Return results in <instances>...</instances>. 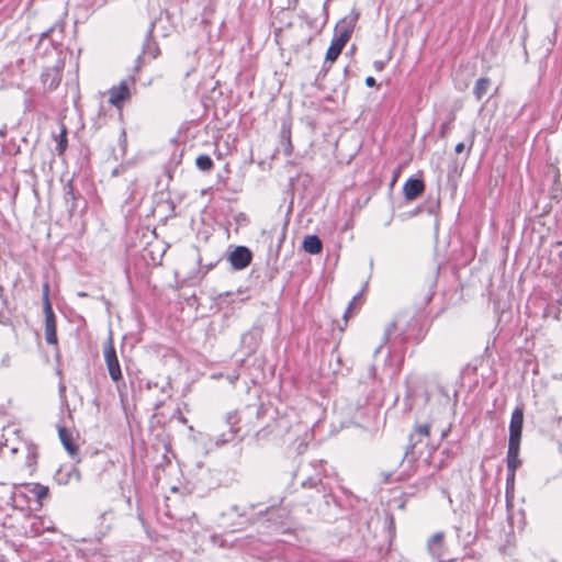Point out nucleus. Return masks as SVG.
Instances as JSON below:
<instances>
[{
    "instance_id": "7c9ffc66",
    "label": "nucleus",
    "mask_w": 562,
    "mask_h": 562,
    "mask_svg": "<svg viewBox=\"0 0 562 562\" xmlns=\"http://www.w3.org/2000/svg\"><path fill=\"white\" fill-rule=\"evenodd\" d=\"M7 135V126L4 125L3 127L0 128V137H5Z\"/></svg>"
},
{
    "instance_id": "4468645a",
    "label": "nucleus",
    "mask_w": 562,
    "mask_h": 562,
    "mask_svg": "<svg viewBox=\"0 0 562 562\" xmlns=\"http://www.w3.org/2000/svg\"><path fill=\"white\" fill-rule=\"evenodd\" d=\"M302 247L306 252L317 255L323 249V243L318 236L308 235L304 238Z\"/></svg>"
},
{
    "instance_id": "72a5a7b5",
    "label": "nucleus",
    "mask_w": 562,
    "mask_h": 562,
    "mask_svg": "<svg viewBox=\"0 0 562 562\" xmlns=\"http://www.w3.org/2000/svg\"><path fill=\"white\" fill-rule=\"evenodd\" d=\"M52 31H53V29L47 30L46 32H44L42 34V37H47Z\"/></svg>"
},
{
    "instance_id": "a211bd4d",
    "label": "nucleus",
    "mask_w": 562,
    "mask_h": 562,
    "mask_svg": "<svg viewBox=\"0 0 562 562\" xmlns=\"http://www.w3.org/2000/svg\"><path fill=\"white\" fill-rule=\"evenodd\" d=\"M195 165L201 171H210L213 168V160L209 155H200L195 159Z\"/></svg>"
},
{
    "instance_id": "412c9836",
    "label": "nucleus",
    "mask_w": 562,
    "mask_h": 562,
    "mask_svg": "<svg viewBox=\"0 0 562 562\" xmlns=\"http://www.w3.org/2000/svg\"><path fill=\"white\" fill-rule=\"evenodd\" d=\"M395 328H396V321L391 322L386 326V328L384 330V335H383V342H387L391 339L392 334L394 333Z\"/></svg>"
},
{
    "instance_id": "cd10ccee",
    "label": "nucleus",
    "mask_w": 562,
    "mask_h": 562,
    "mask_svg": "<svg viewBox=\"0 0 562 562\" xmlns=\"http://www.w3.org/2000/svg\"><path fill=\"white\" fill-rule=\"evenodd\" d=\"M366 85L368 87H374L376 85V81L373 77L369 76L366 78Z\"/></svg>"
},
{
    "instance_id": "6e6552de",
    "label": "nucleus",
    "mask_w": 562,
    "mask_h": 562,
    "mask_svg": "<svg viewBox=\"0 0 562 562\" xmlns=\"http://www.w3.org/2000/svg\"><path fill=\"white\" fill-rule=\"evenodd\" d=\"M238 423V417L236 413H228L226 417V426H228V430L225 432H221L216 438L217 445L227 443L234 440L239 431V428L236 427Z\"/></svg>"
},
{
    "instance_id": "473e14b6",
    "label": "nucleus",
    "mask_w": 562,
    "mask_h": 562,
    "mask_svg": "<svg viewBox=\"0 0 562 562\" xmlns=\"http://www.w3.org/2000/svg\"><path fill=\"white\" fill-rule=\"evenodd\" d=\"M142 59H143V57H142V55H139V56L137 57V59H136V63H137V65H136V70H138V69H139V66H140V61H142Z\"/></svg>"
},
{
    "instance_id": "5701e85b",
    "label": "nucleus",
    "mask_w": 562,
    "mask_h": 562,
    "mask_svg": "<svg viewBox=\"0 0 562 562\" xmlns=\"http://www.w3.org/2000/svg\"><path fill=\"white\" fill-rule=\"evenodd\" d=\"M515 472H508L506 479V492L514 491Z\"/></svg>"
},
{
    "instance_id": "2f4dec72",
    "label": "nucleus",
    "mask_w": 562,
    "mask_h": 562,
    "mask_svg": "<svg viewBox=\"0 0 562 562\" xmlns=\"http://www.w3.org/2000/svg\"><path fill=\"white\" fill-rule=\"evenodd\" d=\"M374 66L378 70H381L383 68V63L382 61H375L374 63Z\"/></svg>"
},
{
    "instance_id": "39448f33",
    "label": "nucleus",
    "mask_w": 562,
    "mask_h": 562,
    "mask_svg": "<svg viewBox=\"0 0 562 562\" xmlns=\"http://www.w3.org/2000/svg\"><path fill=\"white\" fill-rule=\"evenodd\" d=\"M430 432V425L429 424H423V425H416L414 428V431L409 435L408 439V446L406 447V451L404 454V459H408L409 462H413L417 459V453L415 451L417 447L416 437H423L427 438L429 437Z\"/></svg>"
},
{
    "instance_id": "c9c22d12",
    "label": "nucleus",
    "mask_w": 562,
    "mask_h": 562,
    "mask_svg": "<svg viewBox=\"0 0 562 562\" xmlns=\"http://www.w3.org/2000/svg\"><path fill=\"white\" fill-rule=\"evenodd\" d=\"M8 360H9V359H8V357H5V358L3 359V361H2V362H3V364H4V366H8Z\"/></svg>"
},
{
    "instance_id": "393cba45",
    "label": "nucleus",
    "mask_w": 562,
    "mask_h": 562,
    "mask_svg": "<svg viewBox=\"0 0 562 562\" xmlns=\"http://www.w3.org/2000/svg\"><path fill=\"white\" fill-rule=\"evenodd\" d=\"M322 484V481L321 480H316V479H313V477H310L305 481L302 482V486L303 487H306V486H310V487H315L317 488V486Z\"/></svg>"
},
{
    "instance_id": "f257e3e1",
    "label": "nucleus",
    "mask_w": 562,
    "mask_h": 562,
    "mask_svg": "<svg viewBox=\"0 0 562 562\" xmlns=\"http://www.w3.org/2000/svg\"><path fill=\"white\" fill-rule=\"evenodd\" d=\"M357 18L358 14H356L353 18L349 20L342 19L339 23H337L336 35L334 36L331 44L327 49L325 63H334L339 57L342 48L345 47V45L347 44L352 34Z\"/></svg>"
},
{
    "instance_id": "6ab92c4d",
    "label": "nucleus",
    "mask_w": 562,
    "mask_h": 562,
    "mask_svg": "<svg viewBox=\"0 0 562 562\" xmlns=\"http://www.w3.org/2000/svg\"><path fill=\"white\" fill-rule=\"evenodd\" d=\"M32 492L35 494L40 502L46 498L49 494L48 487L41 484H36Z\"/></svg>"
},
{
    "instance_id": "a878e982",
    "label": "nucleus",
    "mask_w": 562,
    "mask_h": 562,
    "mask_svg": "<svg viewBox=\"0 0 562 562\" xmlns=\"http://www.w3.org/2000/svg\"><path fill=\"white\" fill-rule=\"evenodd\" d=\"M68 477H69V479L75 477V480H76L77 482H79V481H80V479H81V475H80L79 470H78V469H76V468H72V469H71V471L68 473Z\"/></svg>"
},
{
    "instance_id": "f8f14e48",
    "label": "nucleus",
    "mask_w": 562,
    "mask_h": 562,
    "mask_svg": "<svg viewBox=\"0 0 562 562\" xmlns=\"http://www.w3.org/2000/svg\"><path fill=\"white\" fill-rule=\"evenodd\" d=\"M58 436L67 452L72 458L76 457L78 454V447L72 441L71 432L67 428L60 427L58 430Z\"/></svg>"
},
{
    "instance_id": "4be33fe9",
    "label": "nucleus",
    "mask_w": 562,
    "mask_h": 562,
    "mask_svg": "<svg viewBox=\"0 0 562 562\" xmlns=\"http://www.w3.org/2000/svg\"><path fill=\"white\" fill-rule=\"evenodd\" d=\"M282 136L286 139V144L284 147V155L290 156L293 151V146L290 139V132L289 131H282Z\"/></svg>"
},
{
    "instance_id": "423d86ee",
    "label": "nucleus",
    "mask_w": 562,
    "mask_h": 562,
    "mask_svg": "<svg viewBox=\"0 0 562 562\" xmlns=\"http://www.w3.org/2000/svg\"><path fill=\"white\" fill-rule=\"evenodd\" d=\"M252 252L246 246H237L228 255V261L234 270H243L250 265Z\"/></svg>"
},
{
    "instance_id": "2eb2a0df",
    "label": "nucleus",
    "mask_w": 562,
    "mask_h": 562,
    "mask_svg": "<svg viewBox=\"0 0 562 562\" xmlns=\"http://www.w3.org/2000/svg\"><path fill=\"white\" fill-rule=\"evenodd\" d=\"M64 200L68 211L72 213L77 209V195L71 180L64 188Z\"/></svg>"
},
{
    "instance_id": "f3484780",
    "label": "nucleus",
    "mask_w": 562,
    "mask_h": 562,
    "mask_svg": "<svg viewBox=\"0 0 562 562\" xmlns=\"http://www.w3.org/2000/svg\"><path fill=\"white\" fill-rule=\"evenodd\" d=\"M443 540V533L442 532H436L434 533L430 539L428 540V550H429V553L435 557V558H438L440 557V551L438 549H436V546L437 544H441Z\"/></svg>"
},
{
    "instance_id": "e433bc0d",
    "label": "nucleus",
    "mask_w": 562,
    "mask_h": 562,
    "mask_svg": "<svg viewBox=\"0 0 562 562\" xmlns=\"http://www.w3.org/2000/svg\"><path fill=\"white\" fill-rule=\"evenodd\" d=\"M78 295H79V296H87V293H85V292H79V293H78Z\"/></svg>"
},
{
    "instance_id": "ddd939ff",
    "label": "nucleus",
    "mask_w": 562,
    "mask_h": 562,
    "mask_svg": "<svg viewBox=\"0 0 562 562\" xmlns=\"http://www.w3.org/2000/svg\"><path fill=\"white\" fill-rule=\"evenodd\" d=\"M155 27V23L150 24V27L147 32V40L143 46V55H149L151 59H155L160 54V49L156 42L151 41V34Z\"/></svg>"
},
{
    "instance_id": "c756f323",
    "label": "nucleus",
    "mask_w": 562,
    "mask_h": 562,
    "mask_svg": "<svg viewBox=\"0 0 562 562\" xmlns=\"http://www.w3.org/2000/svg\"><path fill=\"white\" fill-rule=\"evenodd\" d=\"M473 143H474V131H472L471 135H470V145H469V151L471 150L472 146H473Z\"/></svg>"
},
{
    "instance_id": "dca6fc26",
    "label": "nucleus",
    "mask_w": 562,
    "mask_h": 562,
    "mask_svg": "<svg viewBox=\"0 0 562 562\" xmlns=\"http://www.w3.org/2000/svg\"><path fill=\"white\" fill-rule=\"evenodd\" d=\"M491 86V80L486 77L479 78L473 88V94L477 101L482 100V98L487 93Z\"/></svg>"
},
{
    "instance_id": "b1692460",
    "label": "nucleus",
    "mask_w": 562,
    "mask_h": 562,
    "mask_svg": "<svg viewBox=\"0 0 562 562\" xmlns=\"http://www.w3.org/2000/svg\"><path fill=\"white\" fill-rule=\"evenodd\" d=\"M360 296H361V292L357 293V294L352 297V300L350 301V303H349V305H348V307H347V310H346V312H345V314H344V317H345L346 319H347V317H348L349 313H351V311H352V308H353L355 304L358 302V300L360 299Z\"/></svg>"
},
{
    "instance_id": "f03ea898",
    "label": "nucleus",
    "mask_w": 562,
    "mask_h": 562,
    "mask_svg": "<svg viewBox=\"0 0 562 562\" xmlns=\"http://www.w3.org/2000/svg\"><path fill=\"white\" fill-rule=\"evenodd\" d=\"M43 305L45 314V339L48 345L57 344L56 317L50 304L48 284L43 286Z\"/></svg>"
},
{
    "instance_id": "9d476101",
    "label": "nucleus",
    "mask_w": 562,
    "mask_h": 562,
    "mask_svg": "<svg viewBox=\"0 0 562 562\" xmlns=\"http://www.w3.org/2000/svg\"><path fill=\"white\" fill-rule=\"evenodd\" d=\"M519 447L520 442L508 441V450H507V471L516 472L517 468L520 465L519 456Z\"/></svg>"
},
{
    "instance_id": "1a4fd4ad",
    "label": "nucleus",
    "mask_w": 562,
    "mask_h": 562,
    "mask_svg": "<svg viewBox=\"0 0 562 562\" xmlns=\"http://www.w3.org/2000/svg\"><path fill=\"white\" fill-rule=\"evenodd\" d=\"M424 190L425 183L418 178H409L403 186V193L407 201L417 199Z\"/></svg>"
},
{
    "instance_id": "aec40b11",
    "label": "nucleus",
    "mask_w": 562,
    "mask_h": 562,
    "mask_svg": "<svg viewBox=\"0 0 562 562\" xmlns=\"http://www.w3.org/2000/svg\"><path fill=\"white\" fill-rule=\"evenodd\" d=\"M67 147V132L64 128L60 133V138L57 144V150L59 154H63Z\"/></svg>"
},
{
    "instance_id": "bb28decb",
    "label": "nucleus",
    "mask_w": 562,
    "mask_h": 562,
    "mask_svg": "<svg viewBox=\"0 0 562 562\" xmlns=\"http://www.w3.org/2000/svg\"><path fill=\"white\" fill-rule=\"evenodd\" d=\"M449 131V123H443L441 126H440V136L441 137H446L447 136V133Z\"/></svg>"
},
{
    "instance_id": "c85d7f7f",
    "label": "nucleus",
    "mask_w": 562,
    "mask_h": 562,
    "mask_svg": "<svg viewBox=\"0 0 562 562\" xmlns=\"http://www.w3.org/2000/svg\"><path fill=\"white\" fill-rule=\"evenodd\" d=\"M464 149H465V144L464 143H459V144L456 145L454 151L457 154H461V153H463Z\"/></svg>"
},
{
    "instance_id": "7ed1b4c3",
    "label": "nucleus",
    "mask_w": 562,
    "mask_h": 562,
    "mask_svg": "<svg viewBox=\"0 0 562 562\" xmlns=\"http://www.w3.org/2000/svg\"><path fill=\"white\" fill-rule=\"evenodd\" d=\"M135 79L128 77L122 80L117 86H113L109 90V103L117 109L123 106V103L131 98L130 85H134Z\"/></svg>"
},
{
    "instance_id": "f704fd0d",
    "label": "nucleus",
    "mask_w": 562,
    "mask_h": 562,
    "mask_svg": "<svg viewBox=\"0 0 562 562\" xmlns=\"http://www.w3.org/2000/svg\"><path fill=\"white\" fill-rule=\"evenodd\" d=\"M417 445L423 441V437H416Z\"/></svg>"
},
{
    "instance_id": "9b49d317",
    "label": "nucleus",
    "mask_w": 562,
    "mask_h": 562,
    "mask_svg": "<svg viewBox=\"0 0 562 562\" xmlns=\"http://www.w3.org/2000/svg\"><path fill=\"white\" fill-rule=\"evenodd\" d=\"M42 82L48 90H55L61 80V74L56 68H47L41 76Z\"/></svg>"
},
{
    "instance_id": "20e7f679",
    "label": "nucleus",
    "mask_w": 562,
    "mask_h": 562,
    "mask_svg": "<svg viewBox=\"0 0 562 562\" xmlns=\"http://www.w3.org/2000/svg\"><path fill=\"white\" fill-rule=\"evenodd\" d=\"M103 352L105 364L111 379L114 382H119L120 380H122V371L115 348L113 346L112 338H109V340L105 342Z\"/></svg>"
},
{
    "instance_id": "0eeeda50",
    "label": "nucleus",
    "mask_w": 562,
    "mask_h": 562,
    "mask_svg": "<svg viewBox=\"0 0 562 562\" xmlns=\"http://www.w3.org/2000/svg\"><path fill=\"white\" fill-rule=\"evenodd\" d=\"M524 425V412L521 408L516 407L512 413L509 423V439L508 441L520 442L521 431Z\"/></svg>"
}]
</instances>
